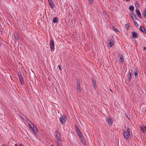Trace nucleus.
<instances>
[{
    "label": "nucleus",
    "instance_id": "20",
    "mask_svg": "<svg viewBox=\"0 0 146 146\" xmlns=\"http://www.w3.org/2000/svg\"><path fill=\"white\" fill-rule=\"evenodd\" d=\"M144 127H146L145 126L143 125L140 127L141 129L143 131L144 130H145V128Z\"/></svg>",
    "mask_w": 146,
    "mask_h": 146
},
{
    "label": "nucleus",
    "instance_id": "13",
    "mask_svg": "<svg viewBox=\"0 0 146 146\" xmlns=\"http://www.w3.org/2000/svg\"><path fill=\"white\" fill-rule=\"evenodd\" d=\"M130 15L131 18H132L133 21L136 19V17L134 14L133 13H131V14H130Z\"/></svg>",
    "mask_w": 146,
    "mask_h": 146
},
{
    "label": "nucleus",
    "instance_id": "24",
    "mask_svg": "<svg viewBox=\"0 0 146 146\" xmlns=\"http://www.w3.org/2000/svg\"><path fill=\"white\" fill-rule=\"evenodd\" d=\"M125 27L126 30L127 31L128 30V27H129V26L128 25V24H125Z\"/></svg>",
    "mask_w": 146,
    "mask_h": 146
},
{
    "label": "nucleus",
    "instance_id": "12",
    "mask_svg": "<svg viewBox=\"0 0 146 146\" xmlns=\"http://www.w3.org/2000/svg\"><path fill=\"white\" fill-rule=\"evenodd\" d=\"M139 30L141 31L144 34H145L146 33V32L145 31V30L144 28L143 27H142L141 26H140L139 28Z\"/></svg>",
    "mask_w": 146,
    "mask_h": 146
},
{
    "label": "nucleus",
    "instance_id": "17",
    "mask_svg": "<svg viewBox=\"0 0 146 146\" xmlns=\"http://www.w3.org/2000/svg\"><path fill=\"white\" fill-rule=\"evenodd\" d=\"M129 9L131 11H133L134 10V7L133 5L129 7Z\"/></svg>",
    "mask_w": 146,
    "mask_h": 146
},
{
    "label": "nucleus",
    "instance_id": "31",
    "mask_svg": "<svg viewBox=\"0 0 146 146\" xmlns=\"http://www.w3.org/2000/svg\"><path fill=\"white\" fill-rule=\"evenodd\" d=\"M135 6L137 7H139V5L138 3H137V2H136L135 3Z\"/></svg>",
    "mask_w": 146,
    "mask_h": 146
},
{
    "label": "nucleus",
    "instance_id": "34",
    "mask_svg": "<svg viewBox=\"0 0 146 146\" xmlns=\"http://www.w3.org/2000/svg\"><path fill=\"white\" fill-rule=\"evenodd\" d=\"M143 49L144 50H146V47H143Z\"/></svg>",
    "mask_w": 146,
    "mask_h": 146
},
{
    "label": "nucleus",
    "instance_id": "33",
    "mask_svg": "<svg viewBox=\"0 0 146 146\" xmlns=\"http://www.w3.org/2000/svg\"><path fill=\"white\" fill-rule=\"evenodd\" d=\"M58 67L59 68V69L61 70V68L60 66L59 65H58Z\"/></svg>",
    "mask_w": 146,
    "mask_h": 146
},
{
    "label": "nucleus",
    "instance_id": "10",
    "mask_svg": "<svg viewBox=\"0 0 146 146\" xmlns=\"http://www.w3.org/2000/svg\"><path fill=\"white\" fill-rule=\"evenodd\" d=\"M132 36L133 38H137L138 37V36L137 35V33L135 31L133 32L132 33Z\"/></svg>",
    "mask_w": 146,
    "mask_h": 146
},
{
    "label": "nucleus",
    "instance_id": "8",
    "mask_svg": "<svg viewBox=\"0 0 146 146\" xmlns=\"http://www.w3.org/2000/svg\"><path fill=\"white\" fill-rule=\"evenodd\" d=\"M114 44V42L113 40H110L109 44H108V46L109 47H111L113 46Z\"/></svg>",
    "mask_w": 146,
    "mask_h": 146
},
{
    "label": "nucleus",
    "instance_id": "27",
    "mask_svg": "<svg viewBox=\"0 0 146 146\" xmlns=\"http://www.w3.org/2000/svg\"><path fill=\"white\" fill-rule=\"evenodd\" d=\"M112 29L113 31L115 32H116L117 31V29L114 27H112Z\"/></svg>",
    "mask_w": 146,
    "mask_h": 146
},
{
    "label": "nucleus",
    "instance_id": "18",
    "mask_svg": "<svg viewBox=\"0 0 146 146\" xmlns=\"http://www.w3.org/2000/svg\"><path fill=\"white\" fill-rule=\"evenodd\" d=\"M119 62H121L122 64H123V59L122 56H120Z\"/></svg>",
    "mask_w": 146,
    "mask_h": 146
},
{
    "label": "nucleus",
    "instance_id": "39",
    "mask_svg": "<svg viewBox=\"0 0 146 146\" xmlns=\"http://www.w3.org/2000/svg\"><path fill=\"white\" fill-rule=\"evenodd\" d=\"M51 146H53V145H51Z\"/></svg>",
    "mask_w": 146,
    "mask_h": 146
},
{
    "label": "nucleus",
    "instance_id": "26",
    "mask_svg": "<svg viewBox=\"0 0 146 146\" xmlns=\"http://www.w3.org/2000/svg\"><path fill=\"white\" fill-rule=\"evenodd\" d=\"M75 129H76V132H77V131H79V129L78 128V127H77V126L75 125Z\"/></svg>",
    "mask_w": 146,
    "mask_h": 146
},
{
    "label": "nucleus",
    "instance_id": "22",
    "mask_svg": "<svg viewBox=\"0 0 146 146\" xmlns=\"http://www.w3.org/2000/svg\"><path fill=\"white\" fill-rule=\"evenodd\" d=\"M76 132L77 133L79 137L82 136V134L80 131H78Z\"/></svg>",
    "mask_w": 146,
    "mask_h": 146
},
{
    "label": "nucleus",
    "instance_id": "14",
    "mask_svg": "<svg viewBox=\"0 0 146 146\" xmlns=\"http://www.w3.org/2000/svg\"><path fill=\"white\" fill-rule=\"evenodd\" d=\"M19 78L21 84L22 85H23L24 83V81L23 76H20Z\"/></svg>",
    "mask_w": 146,
    "mask_h": 146
},
{
    "label": "nucleus",
    "instance_id": "11",
    "mask_svg": "<svg viewBox=\"0 0 146 146\" xmlns=\"http://www.w3.org/2000/svg\"><path fill=\"white\" fill-rule=\"evenodd\" d=\"M48 1L50 7L52 9H53L54 7V5L53 2L51 0H48Z\"/></svg>",
    "mask_w": 146,
    "mask_h": 146
},
{
    "label": "nucleus",
    "instance_id": "16",
    "mask_svg": "<svg viewBox=\"0 0 146 146\" xmlns=\"http://www.w3.org/2000/svg\"><path fill=\"white\" fill-rule=\"evenodd\" d=\"M134 75L135 78L138 76V72L137 70L135 69L134 70Z\"/></svg>",
    "mask_w": 146,
    "mask_h": 146
},
{
    "label": "nucleus",
    "instance_id": "15",
    "mask_svg": "<svg viewBox=\"0 0 146 146\" xmlns=\"http://www.w3.org/2000/svg\"><path fill=\"white\" fill-rule=\"evenodd\" d=\"M129 80V81H130L131 79V73L130 72V71H129L127 76Z\"/></svg>",
    "mask_w": 146,
    "mask_h": 146
},
{
    "label": "nucleus",
    "instance_id": "3",
    "mask_svg": "<svg viewBox=\"0 0 146 146\" xmlns=\"http://www.w3.org/2000/svg\"><path fill=\"white\" fill-rule=\"evenodd\" d=\"M67 120L66 117L64 115L61 117L60 118V121L62 124H65Z\"/></svg>",
    "mask_w": 146,
    "mask_h": 146
},
{
    "label": "nucleus",
    "instance_id": "37",
    "mask_svg": "<svg viewBox=\"0 0 146 146\" xmlns=\"http://www.w3.org/2000/svg\"><path fill=\"white\" fill-rule=\"evenodd\" d=\"M2 146H6L5 145H3Z\"/></svg>",
    "mask_w": 146,
    "mask_h": 146
},
{
    "label": "nucleus",
    "instance_id": "36",
    "mask_svg": "<svg viewBox=\"0 0 146 146\" xmlns=\"http://www.w3.org/2000/svg\"><path fill=\"white\" fill-rule=\"evenodd\" d=\"M19 146H23L21 144H19Z\"/></svg>",
    "mask_w": 146,
    "mask_h": 146
},
{
    "label": "nucleus",
    "instance_id": "32",
    "mask_svg": "<svg viewBox=\"0 0 146 146\" xmlns=\"http://www.w3.org/2000/svg\"><path fill=\"white\" fill-rule=\"evenodd\" d=\"M93 87H94V88L95 89H96V84H93Z\"/></svg>",
    "mask_w": 146,
    "mask_h": 146
},
{
    "label": "nucleus",
    "instance_id": "35",
    "mask_svg": "<svg viewBox=\"0 0 146 146\" xmlns=\"http://www.w3.org/2000/svg\"><path fill=\"white\" fill-rule=\"evenodd\" d=\"M93 84H96V83L94 81H93Z\"/></svg>",
    "mask_w": 146,
    "mask_h": 146
},
{
    "label": "nucleus",
    "instance_id": "29",
    "mask_svg": "<svg viewBox=\"0 0 146 146\" xmlns=\"http://www.w3.org/2000/svg\"><path fill=\"white\" fill-rule=\"evenodd\" d=\"M34 128H33V131H31L33 133H34V134L35 135H36V132L34 130Z\"/></svg>",
    "mask_w": 146,
    "mask_h": 146
},
{
    "label": "nucleus",
    "instance_id": "7",
    "mask_svg": "<svg viewBox=\"0 0 146 146\" xmlns=\"http://www.w3.org/2000/svg\"><path fill=\"white\" fill-rule=\"evenodd\" d=\"M77 92L79 93L81 92V91L80 90V83L79 82L77 81Z\"/></svg>",
    "mask_w": 146,
    "mask_h": 146
},
{
    "label": "nucleus",
    "instance_id": "19",
    "mask_svg": "<svg viewBox=\"0 0 146 146\" xmlns=\"http://www.w3.org/2000/svg\"><path fill=\"white\" fill-rule=\"evenodd\" d=\"M58 21V18L57 17H54L53 19V21L54 23H56Z\"/></svg>",
    "mask_w": 146,
    "mask_h": 146
},
{
    "label": "nucleus",
    "instance_id": "30",
    "mask_svg": "<svg viewBox=\"0 0 146 146\" xmlns=\"http://www.w3.org/2000/svg\"><path fill=\"white\" fill-rule=\"evenodd\" d=\"M18 75L19 78L20 76H22L20 72H18Z\"/></svg>",
    "mask_w": 146,
    "mask_h": 146
},
{
    "label": "nucleus",
    "instance_id": "6",
    "mask_svg": "<svg viewBox=\"0 0 146 146\" xmlns=\"http://www.w3.org/2000/svg\"><path fill=\"white\" fill-rule=\"evenodd\" d=\"M29 126V129L30 131H33V128H35L34 125L31 123L30 122V123L28 124Z\"/></svg>",
    "mask_w": 146,
    "mask_h": 146
},
{
    "label": "nucleus",
    "instance_id": "25",
    "mask_svg": "<svg viewBox=\"0 0 146 146\" xmlns=\"http://www.w3.org/2000/svg\"><path fill=\"white\" fill-rule=\"evenodd\" d=\"M134 21V24L135 25V26H136V27L138 26L139 25H138V24L137 23L136 21Z\"/></svg>",
    "mask_w": 146,
    "mask_h": 146
},
{
    "label": "nucleus",
    "instance_id": "2",
    "mask_svg": "<svg viewBox=\"0 0 146 146\" xmlns=\"http://www.w3.org/2000/svg\"><path fill=\"white\" fill-rule=\"evenodd\" d=\"M131 134H132V132L130 131V129L128 127H127L126 131L124 130L123 131V137L126 139L127 140L129 139V137Z\"/></svg>",
    "mask_w": 146,
    "mask_h": 146
},
{
    "label": "nucleus",
    "instance_id": "9",
    "mask_svg": "<svg viewBox=\"0 0 146 146\" xmlns=\"http://www.w3.org/2000/svg\"><path fill=\"white\" fill-rule=\"evenodd\" d=\"M135 12H136V14L138 16V17L139 18L141 19V13H140V12L139 11V10H138V9L137 8L135 10Z\"/></svg>",
    "mask_w": 146,
    "mask_h": 146
},
{
    "label": "nucleus",
    "instance_id": "28",
    "mask_svg": "<svg viewBox=\"0 0 146 146\" xmlns=\"http://www.w3.org/2000/svg\"><path fill=\"white\" fill-rule=\"evenodd\" d=\"M90 3L92 4L94 0H88Z\"/></svg>",
    "mask_w": 146,
    "mask_h": 146
},
{
    "label": "nucleus",
    "instance_id": "5",
    "mask_svg": "<svg viewBox=\"0 0 146 146\" xmlns=\"http://www.w3.org/2000/svg\"><path fill=\"white\" fill-rule=\"evenodd\" d=\"M54 43L52 39H51L50 41V48L51 50L53 51L54 50Z\"/></svg>",
    "mask_w": 146,
    "mask_h": 146
},
{
    "label": "nucleus",
    "instance_id": "21",
    "mask_svg": "<svg viewBox=\"0 0 146 146\" xmlns=\"http://www.w3.org/2000/svg\"><path fill=\"white\" fill-rule=\"evenodd\" d=\"M79 138L81 141L83 143H84V140L83 137H82V135L79 137Z\"/></svg>",
    "mask_w": 146,
    "mask_h": 146
},
{
    "label": "nucleus",
    "instance_id": "23",
    "mask_svg": "<svg viewBox=\"0 0 146 146\" xmlns=\"http://www.w3.org/2000/svg\"><path fill=\"white\" fill-rule=\"evenodd\" d=\"M143 15L144 17H146V10L143 11Z\"/></svg>",
    "mask_w": 146,
    "mask_h": 146
},
{
    "label": "nucleus",
    "instance_id": "1",
    "mask_svg": "<svg viewBox=\"0 0 146 146\" xmlns=\"http://www.w3.org/2000/svg\"><path fill=\"white\" fill-rule=\"evenodd\" d=\"M55 138L57 146H62V136L57 131L55 132Z\"/></svg>",
    "mask_w": 146,
    "mask_h": 146
},
{
    "label": "nucleus",
    "instance_id": "38",
    "mask_svg": "<svg viewBox=\"0 0 146 146\" xmlns=\"http://www.w3.org/2000/svg\"><path fill=\"white\" fill-rule=\"evenodd\" d=\"M110 91L112 92L111 90V89H110Z\"/></svg>",
    "mask_w": 146,
    "mask_h": 146
},
{
    "label": "nucleus",
    "instance_id": "4",
    "mask_svg": "<svg viewBox=\"0 0 146 146\" xmlns=\"http://www.w3.org/2000/svg\"><path fill=\"white\" fill-rule=\"evenodd\" d=\"M106 121L108 123L109 125L110 126H111L113 121V118L109 117L107 118Z\"/></svg>",
    "mask_w": 146,
    "mask_h": 146
}]
</instances>
